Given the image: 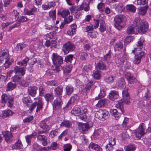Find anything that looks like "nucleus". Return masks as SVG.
Returning <instances> with one entry per match:
<instances>
[{
	"label": "nucleus",
	"mask_w": 151,
	"mask_h": 151,
	"mask_svg": "<svg viewBox=\"0 0 151 151\" xmlns=\"http://www.w3.org/2000/svg\"><path fill=\"white\" fill-rule=\"evenodd\" d=\"M36 101L32 105L30 108L31 111H32L33 109L37 106V108L36 112H38L42 109L43 105L42 98L41 97L36 98L34 99Z\"/></svg>",
	"instance_id": "0eeeda50"
},
{
	"label": "nucleus",
	"mask_w": 151,
	"mask_h": 151,
	"mask_svg": "<svg viewBox=\"0 0 151 151\" xmlns=\"http://www.w3.org/2000/svg\"><path fill=\"white\" fill-rule=\"evenodd\" d=\"M58 144L56 142H53L52 143L51 145L50 146V149L55 150L58 147Z\"/></svg>",
	"instance_id": "0e129e2a"
},
{
	"label": "nucleus",
	"mask_w": 151,
	"mask_h": 151,
	"mask_svg": "<svg viewBox=\"0 0 151 151\" xmlns=\"http://www.w3.org/2000/svg\"><path fill=\"white\" fill-rule=\"evenodd\" d=\"M103 132V130L101 129H98L94 131L93 136L96 138L99 135L101 134Z\"/></svg>",
	"instance_id": "5fc2aeb1"
},
{
	"label": "nucleus",
	"mask_w": 151,
	"mask_h": 151,
	"mask_svg": "<svg viewBox=\"0 0 151 151\" xmlns=\"http://www.w3.org/2000/svg\"><path fill=\"white\" fill-rule=\"evenodd\" d=\"M13 114V112L9 109L3 110L0 114V116L3 119L8 117L12 116Z\"/></svg>",
	"instance_id": "2eb2a0df"
},
{
	"label": "nucleus",
	"mask_w": 151,
	"mask_h": 151,
	"mask_svg": "<svg viewBox=\"0 0 151 151\" xmlns=\"http://www.w3.org/2000/svg\"><path fill=\"white\" fill-rule=\"evenodd\" d=\"M44 97L47 103H48L49 101L52 102L54 99L53 95L52 93L46 94Z\"/></svg>",
	"instance_id": "a19ab883"
},
{
	"label": "nucleus",
	"mask_w": 151,
	"mask_h": 151,
	"mask_svg": "<svg viewBox=\"0 0 151 151\" xmlns=\"http://www.w3.org/2000/svg\"><path fill=\"white\" fill-rule=\"evenodd\" d=\"M71 146L69 144H67L65 145L64 146V151H70L71 149Z\"/></svg>",
	"instance_id": "774afa93"
},
{
	"label": "nucleus",
	"mask_w": 151,
	"mask_h": 151,
	"mask_svg": "<svg viewBox=\"0 0 151 151\" xmlns=\"http://www.w3.org/2000/svg\"><path fill=\"white\" fill-rule=\"evenodd\" d=\"M96 116L99 119H106L109 118V114L107 110L101 109L96 112Z\"/></svg>",
	"instance_id": "9d476101"
},
{
	"label": "nucleus",
	"mask_w": 151,
	"mask_h": 151,
	"mask_svg": "<svg viewBox=\"0 0 151 151\" xmlns=\"http://www.w3.org/2000/svg\"><path fill=\"white\" fill-rule=\"evenodd\" d=\"M9 55L7 50L2 48L0 50V65L2 64L4 60Z\"/></svg>",
	"instance_id": "4468645a"
},
{
	"label": "nucleus",
	"mask_w": 151,
	"mask_h": 151,
	"mask_svg": "<svg viewBox=\"0 0 151 151\" xmlns=\"http://www.w3.org/2000/svg\"><path fill=\"white\" fill-rule=\"evenodd\" d=\"M17 47L18 50L22 51L23 49H25L27 50L28 49V46L23 43H20L17 44Z\"/></svg>",
	"instance_id": "37998d69"
},
{
	"label": "nucleus",
	"mask_w": 151,
	"mask_h": 151,
	"mask_svg": "<svg viewBox=\"0 0 151 151\" xmlns=\"http://www.w3.org/2000/svg\"><path fill=\"white\" fill-rule=\"evenodd\" d=\"M12 80L13 81L15 82H19H19L22 80L21 77H19L18 75H15L12 78Z\"/></svg>",
	"instance_id": "4d7b16f0"
},
{
	"label": "nucleus",
	"mask_w": 151,
	"mask_h": 151,
	"mask_svg": "<svg viewBox=\"0 0 151 151\" xmlns=\"http://www.w3.org/2000/svg\"><path fill=\"white\" fill-rule=\"evenodd\" d=\"M123 47V44L121 42L119 41L115 45L114 48L115 50H119L121 49Z\"/></svg>",
	"instance_id": "6e6d98bb"
},
{
	"label": "nucleus",
	"mask_w": 151,
	"mask_h": 151,
	"mask_svg": "<svg viewBox=\"0 0 151 151\" xmlns=\"http://www.w3.org/2000/svg\"><path fill=\"white\" fill-rule=\"evenodd\" d=\"M147 133V127L144 123H140L138 128L133 131L134 136L137 138L140 139Z\"/></svg>",
	"instance_id": "423d86ee"
},
{
	"label": "nucleus",
	"mask_w": 151,
	"mask_h": 151,
	"mask_svg": "<svg viewBox=\"0 0 151 151\" xmlns=\"http://www.w3.org/2000/svg\"><path fill=\"white\" fill-rule=\"evenodd\" d=\"M83 7L84 6L83 5H81L80 6H77L76 7L75 16L76 18H79L81 14L80 11L82 10L83 9Z\"/></svg>",
	"instance_id": "cd10ccee"
},
{
	"label": "nucleus",
	"mask_w": 151,
	"mask_h": 151,
	"mask_svg": "<svg viewBox=\"0 0 151 151\" xmlns=\"http://www.w3.org/2000/svg\"><path fill=\"white\" fill-rule=\"evenodd\" d=\"M133 26H129L127 29V32L129 34H133L137 32L143 34L147 32L148 29L147 23L144 19L141 20L140 18H136L134 20Z\"/></svg>",
	"instance_id": "f03ea898"
},
{
	"label": "nucleus",
	"mask_w": 151,
	"mask_h": 151,
	"mask_svg": "<svg viewBox=\"0 0 151 151\" xmlns=\"http://www.w3.org/2000/svg\"><path fill=\"white\" fill-rule=\"evenodd\" d=\"M78 101V97L76 95L72 96L70 99L68 104H74L76 103Z\"/></svg>",
	"instance_id": "a18cd8bd"
},
{
	"label": "nucleus",
	"mask_w": 151,
	"mask_h": 151,
	"mask_svg": "<svg viewBox=\"0 0 151 151\" xmlns=\"http://www.w3.org/2000/svg\"><path fill=\"white\" fill-rule=\"evenodd\" d=\"M40 95L41 96H43L45 93V88L42 86H40L39 88Z\"/></svg>",
	"instance_id": "338daca9"
},
{
	"label": "nucleus",
	"mask_w": 151,
	"mask_h": 151,
	"mask_svg": "<svg viewBox=\"0 0 151 151\" xmlns=\"http://www.w3.org/2000/svg\"><path fill=\"white\" fill-rule=\"evenodd\" d=\"M125 77L129 83L131 84H133L136 81L135 77L129 73H127L125 74Z\"/></svg>",
	"instance_id": "a211bd4d"
},
{
	"label": "nucleus",
	"mask_w": 151,
	"mask_h": 151,
	"mask_svg": "<svg viewBox=\"0 0 151 151\" xmlns=\"http://www.w3.org/2000/svg\"><path fill=\"white\" fill-rule=\"evenodd\" d=\"M75 48L74 45L71 42L68 41L65 43L63 46V50L65 54L70 51H73Z\"/></svg>",
	"instance_id": "9b49d317"
},
{
	"label": "nucleus",
	"mask_w": 151,
	"mask_h": 151,
	"mask_svg": "<svg viewBox=\"0 0 151 151\" xmlns=\"http://www.w3.org/2000/svg\"><path fill=\"white\" fill-rule=\"evenodd\" d=\"M114 26L119 30L121 29L126 24V19L123 15L119 14L114 18Z\"/></svg>",
	"instance_id": "39448f33"
},
{
	"label": "nucleus",
	"mask_w": 151,
	"mask_h": 151,
	"mask_svg": "<svg viewBox=\"0 0 151 151\" xmlns=\"http://www.w3.org/2000/svg\"><path fill=\"white\" fill-rule=\"evenodd\" d=\"M125 84L124 80V78H122L119 82V85L121 88H124L122 92L123 99L124 100V101H123L126 102L125 100L129 99V97L128 92V88L127 86H125ZM122 101H123L120 100L117 102L115 105L116 107L121 112V113L119 112L116 109H111L110 110L111 114L114 116L116 120H118L121 116L122 114L124 112Z\"/></svg>",
	"instance_id": "f257e3e1"
},
{
	"label": "nucleus",
	"mask_w": 151,
	"mask_h": 151,
	"mask_svg": "<svg viewBox=\"0 0 151 151\" xmlns=\"http://www.w3.org/2000/svg\"><path fill=\"white\" fill-rule=\"evenodd\" d=\"M100 26L99 29L100 32H102L105 31L106 29V24L103 20H100Z\"/></svg>",
	"instance_id": "58836bf2"
},
{
	"label": "nucleus",
	"mask_w": 151,
	"mask_h": 151,
	"mask_svg": "<svg viewBox=\"0 0 151 151\" xmlns=\"http://www.w3.org/2000/svg\"><path fill=\"white\" fill-rule=\"evenodd\" d=\"M93 125V123L91 121L84 124L82 123H79L78 124V128L81 132L83 134L86 133L88 130Z\"/></svg>",
	"instance_id": "1a4fd4ad"
},
{
	"label": "nucleus",
	"mask_w": 151,
	"mask_h": 151,
	"mask_svg": "<svg viewBox=\"0 0 151 151\" xmlns=\"http://www.w3.org/2000/svg\"><path fill=\"white\" fill-rule=\"evenodd\" d=\"M71 122L69 121H64L60 124L61 126L70 128L71 127Z\"/></svg>",
	"instance_id": "49530a36"
},
{
	"label": "nucleus",
	"mask_w": 151,
	"mask_h": 151,
	"mask_svg": "<svg viewBox=\"0 0 151 151\" xmlns=\"http://www.w3.org/2000/svg\"><path fill=\"white\" fill-rule=\"evenodd\" d=\"M65 89L67 95H70L73 92V87L70 85H68L66 86Z\"/></svg>",
	"instance_id": "c03bdc74"
},
{
	"label": "nucleus",
	"mask_w": 151,
	"mask_h": 151,
	"mask_svg": "<svg viewBox=\"0 0 151 151\" xmlns=\"http://www.w3.org/2000/svg\"><path fill=\"white\" fill-rule=\"evenodd\" d=\"M101 76L100 71L98 70L94 71L92 74V76L95 79H99Z\"/></svg>",
	"instance_id": "4c0bfd02"
},
{
	"label": "nucleus",
	"mask_w": 151,
	"mask_h": 151,
	"mask_svg": "<svg viewBox=\"0 0 151 151\" xmlns=\"http://www.w3.org/2000/svg\"><path fill=\"white\" fill-rule=\"evenodd\" d=\"M22 100L23 103L26 106L28 107L30 106V104L31 103V101L29 97H24L22 99Z\"/></svg>",
	"instance_id": "7c9ffc66"
},
{
	"label": "nucleus",
	"mask_w": 151,
	"mask_h": 151,
	"mask_svg": "<svg viewBox=\"0 0 151 151\" xmlns=\"http://www.w3.org/2000/svg\"><path fill=\"white\" fill-rule=\"evenodd\" d=\"M29 61L28 58L27 57L24 59L22 61H18L17 63V64L20 66H23L26 67L27 64L28 62Z\"/></svg>",
	"instance_id": "2f4dec72"
},
{
	"label": "nucleus",
	"mask_w": 151,
	"mask_h": 151,
	"mask_svg": "<svg viewBox=\"0 0 151 151\" xmlns=\"http://www.w3.org/2000/svg\"><path fill=\"white\" fill-rule=\"evenodd\" d=\"M70 28L67 31V34L70 36H72L75 34L77 26L75 24H71L70 26Z\"/></svg>",
	"instance_id": "6ab92c4d"
},
{
	"label": "nucleus",
	"mask_w": 151,
	"mask_h": 151,
	"mask_svg": "<svg viewBox=\"0 0 151 151\" xmlns=\"http://www.w3.org/2000/svg\"><path fill=\"white\" fill-rule=\"evenodd\" d=\"M96 68L97 69L104 70L106 69V66L102 61H100L96 64Z\"/></svg>",
	"instance_id": "72a5a7b5"
},
{
	"label": "nucleus",
	"mask_w": 151,
	"mask_h": 151,
	"mask_svg": "<svg viewBox=\"0 0 151 151\" xmlns=\"http://www.w3.org/2000/svg\"><path fill=\"white\" fill-rule=\"evenodd\" d=\"M109 103V101L107 99H102L99 101L96 105L98 107H101L103 106H106Z\"/></svg>",
	"instance_id": "4be33fe9"
},
{
	"label": "nucleus",
	"mask_w": 151,
	"mask_h": 151,
	"mask_svg": "<svg viewBox=\"0 0 151 151\" xmlns=\"http://www.w3.org/2000/svg\"><path fill=\"white\" fill-rule=\"evenodd\" d=\"M62 104L63 101L59 97L57 98L54 100L52 104L53 110L59 109L61 108Z\"/></svg>",
	"instance_id": "ddd939ff"
},
{
	"label": "nucleus",
	"mask_w": 151,
	"mask_h": 151,
	"mask_svg": "<svg viewBox=\"0 0 151 151\" xmlns=\"http://www.w3.org/2000/svg\"><path fill=\"white\" fill-rule=\"evenodd\" d=\"M81 113V110L80 108L78 107H75L73 108L71 111V113L73 115L78 116Z\"/></svg>",
	"instance_id": "473e14b6"
},
{
	"label": "nucleus",
	"mask_w": 151,
	"mask_h": 151,
	"mask_svg": "<svg viewBox=\"0 0 151 151\" xmlns=\"http://www.w3.org/2000/svg\"><path fill=\"white\" fill-rule=\"evenodd\" d=\"M63 91V88L57 87L54 90V92L55 96H59L62 95Z\"/></svg>",
	"instance_id": "c9c22d12"
},
{
	"label": "nucleus",
	"mask_w": 151,
	"mask_h": 151,
	"mask_svg": "<svg viewBox=\"0 0 151 151\" xmlns=\"http://www.w3.org/2000/svg\"><path fill=\"white\" fill-rule=\"evenodd\" d=\"M53 65L51 67L52 69L55 71L57 72H59L62 68L61 65L63 63V58L59 55L57 53H53L52 56Z\"/></svg>",
	"instance_id": "20e7f679"
},
{
	"label": "nucleus",
	"mask_w": 151,
	"mask_h": 151,
	"mask_svg": "<svg viewBox=\"0 0 151 151\" xmlns=\"http://www.w3.org/2000/svg\"><path fill=\"white\" fill-rule=\"evenodd\" d=\"M40 126L43 130H39L38 132V134L43 133L48 130V127L46 124L45 120L42 121L40 122Z\"/></svg>",
	"instance_id": "dca6fc26"
},
{
	"label": "nucleus",
	"mask_w": 151,
	"mask_h": 151,
	"mask_svg": "<svg viewBox=\"0 0 151 151\" xmlns=\"http://www.w3.org/2000/svg\"><path fill=\"white\" fill-rule=\"evenodd\" d=\"M3 134L5 137V140L7 142L12 140V134L8 131L3 132Z\"/></svg>",
	"instance_id": "aec40b11"
},
{
	"label": "nucleus",
	"mask_w": 151,
	"mask_h": 151,
	"mask_svg": "<svg viewBox=\"0 0 151 151\" xmlns=\"http://www.w3.org/2000/svg\"><path fill=\"white\" fill-rule=\"evenodd\" d=\"M105 95V93L104 90L102 89H101L100 91V93L99 94L98 96L95 98V100H98L104 97Z\"/></svg>",
	"instance_id": "3c124183"
},
{
	"label": "nucleus",
	"mask_w": 151,
	"mask_h": 151,
	"mask_svg": "<svg viewBox=\"0 0 151 151\" xmlns=\"http://www.w3.org/2000/svg\"><path fill=\"white\" fill-rule=\"evenodd\" d=\"M73 17L72 16H70L68 18L65 19L63 22L61 24L60 26V27L62 28L66 24H68L71 22L73 20Z\"/></svg>",
	"instance_id": "c85d7f7f"
},
{
	"label": "nucleus",
	"mask_w": 151,
	"mask_h": 151,
	"mask_svg": "<svg viewBox=\"0 0 151 151\" xmlns=\"http://www.w3.org/2000/svg\"><path fill=\"white\" fill-rule=\"evenodd\" d=\"M148 3V0H137V4L138 5H143Z\"/></svg>",
	"instance_id": "052dcab7"
},
{
	"label": "nucleus",
	"mask_w": 151,
	"mask_h": 151,
	"mask_svg": "<svg viewBox=\"0 0 151 151\" xmlns=\"http://www.w3.org/2000/svg\"><path fill=\"white\" fill-rule=\"evenodd\" d=\"M94 82L93 81H88V82L86 84L85 88L86 90H90L93 87H94Z\"/></svg>",
	"instance_id": "ea45409f"
},
{
	"label": "nucleus",
	"mask_w": 151,
	"mask_h": 151,
	"mask_svg": "<svg viewBox=\"0 0 151 151\" xmlns=\"http://www.w3.org/2000/svg\"><path fill=\"white\" fill-rule=\"evenodd\" d=\"M136 148L134 145L129 144L124 147V149L126 151H133L135 150Z\"/></svg>",
	"instance_id": "de8ad7c7"
},
{
	"label": "nucleus",
	"mask_w": 151,
	"mask_h": 151,
	"mask_svg": "<svg viewBox=\"0 0 151 151\" xmlns=\"http://www.w3.org/2000/svg\"><path fill=\"white\" fill-rule=\"evenodd\" d=\"M37 88L36 86L29 87L28 88V93L32 96H34L36 94Z\"/></svg>",
	"instance_id": "5701e85b"
},
{
	"label": "nucleus",
	"mask_w": 151,
	"mask_h": 151,
	"mask_svg": "<svg viewBox=\"0 0 151 151\" xmlns=\"http://www.w3.org/2000/svg\"><path fill=\"white\" fill-rule=\"evenodd\" d=\"M88 148L89 149H91L95 151H102V148L97 144L91 142L89 145Z\"/></svg>",
	"instance_id": "412c9836"
},
{
	"label": "nucleus",
	"mask_w": 151,
	"mask_h": 151,
	"mask_svg": "<svg viewBox=\"0 0 151 151\" xmlns=\"http://www.w3.org/2000/svg\"><path fill=\"white\" fill-rule=\"evenodd\" d=\"M73 55H69L65 57V61L67 63H71L73 60Z\"/></svg>",
	"instance_id": "864d4df0"
},
{
	"label": "nucleus",
	"mask_w": 151,
	"mask_h": 151,
	"mask_svg": "<svg viewBox=\"0 0 151 151\" xmlns=\"http://www.w3.org/2000/svg\"><path fill=\"white\" fill-rule=\"evenodd\" d=\"M78 116V118L81 120L86 121L88 120L87 115L86 113L81 114L80 115H79Z\"/></svg>",
	"instance_id": "680f3d73"
},
{
	"label": "nucleus",
	"mask_w": 151,
	"mask_h": 151,
	"mask_svg": "<svg viewBox=\"0 0 151 151\" xmlns=\"http://www.w3.org/2000/svg\"><path fill=\"white\" fill-rule=\"evenodd\" d=\"M39 9L35 7L31 8L29 10L26 8H24L23 11L24 14L28 15H35L39 11Z\"/></svg>",
	"instance_id": "f8f14e48"
},
{
	"label": "nucleus",
	"mask_w": 151,
	"mask_h": 151,
	"mask_svg": "<svg viewBox=\"0 0 151 151\" xmlns=\"http://www.w3.org/2000/svg\"><path fill=\"white\" fill-rule=\"evenodd\" d=\"M93 27L92 26H87L86 27L83 28V30L85 32H88L89 31L93 30Z\"/></svg>",
	"instance_id": "e2e57ef3"
},
{
	"label": "nucleus",
	"mask_w": 151,
	"mask_h": 151,
	"mask_svg": "<svg viewBox=\"0 0 151 151\" xmlns=\"http://www.w3.org/2000/svg\"><path fill=\"white\" fill-rule=\"evenodd\" d=\"M58 14L61 15L62 17L65 18L70 14V12L68 9H64L59 11Z\"/></svg>",
	"instance_id": "b1692460"
},
{
	"label": "nucleus",
	"mask_w": 151,
	"mask_h": 151,
	"mask_svg": "<svg viewBox=\"0 0 151 151\" xmlns=\"http://www.w3.org/2000/svg\"><path fill=\"white\" fill-rule=\"evenodd\" d=\"M1 103H6L7 106L10 107L12 106L13 103L14 98L6 94H3L1 96Z\"/></svg>",
	"instance_id": "6e6552de"
},
{
	"label": "nucleus",
	"mask_w": 151,
	"mask_h": 151,
	"mask_svg": "<svg viewBox=\"0 0 151 151\" xmlns=\"http://www.w3.org/2000/svg\"><path fill=\"white\" fill-rule=\"evenodd\" d=\"M72 66L71 65H69L65 67L62 68L63 72L64 73H69L70 72L71 70L72 69Z\"/></svg>",
	"instance_id": "8fccbe9b"
},
{
	"label": "nucleus",
	"mask_w": 151,
	"mask_h": 151,
	"mask_svg": "<svg viewBox=\"0 0 151 151\" xmlns=\"http://www.w3.org/2000/svg\"><path fill=\"white\" fill-rule=\"evenodd\" d=\"M5 59H6L4 65L6 68H8L12 64L14 61V60L12 58L9 57V56Z\"/></svg>",
	"instance_id": "a878e982"
},
{
	"label": "nucleus",
	"mask_w": 151,
	"mask_h": 151,
	"mask_svg": "<svg viewBox=\"0 0 151 151\" xmlns=\"http://www.w3.org/2000/svg\"><path fill=\"white\" fill-rule=\"evenodd\" d=\"M97 8L99 11L101 12H103L104 11L105 9V4L102 2L99 3L97 6Z\"/></svg>",
	"instance_id": "79ce46f5"
},
{
	"label": "nucleus",
	"mask_w": 151,
	"mask_h": 151,
	"mask_svg": "<svg viewBox=\"0 0 151 151\" xmlns=\"http://www.w3.org/2000/svg\"><path fill=\"white\" fill-rule=\"evenodd\" d=\"M127 9L129 11L132 12H135L136 10V8L133 5H127L126 6Z\"/></svg>",
	"instance_id": "09e8293b"
},
{
	"label": "nucleus",
	"mask_w": 151,
	"mask_h": 151,
	"mask_svg": "<svg viewBox=\"0 0 151 151\" xmlns=\"http://www.w3.org/2000/svg\"><path fill=\"white\" fill-rule=\"evenodd\" d=\"M23 146L21 141L19 139L12 146L13 149H19L22 148Z\"/></svg>",
	"instance_id": "bb28decb"
},
{
	"label": "nucleus",
	"mask_w": 151,
	"mask_h": 151,
	"mask_svg": "<svg viewBox=\"0 0 151 151\" xmlns=\"http://www.w3.org/2000/svg\"><path fill=\"white\" fill-rule=\"evenodd\" d=\"M119 94L117 91H111L109 94V97L110 100L114 101L118 97Z\"/></svg>",
	"instance_id": "393cba45"
},
{
	"label": "nucleus",
	"mask_w": 151,
	"mask_h": 151,
	"mask_svg": "<svg viewBox=\"0 0 151 151\" xmlns=\"http://www.w3.org/2000/svg\"><path fill=\"white\" fill-rule=\"evenodd\" d=\"M29 19L27 17L25 16H22L20 17L18 21L19 23L24 22H27L28 21Z\"/></svg>",
	"instance_id": "bf43d9fd"
},
{
	"label": "nucleus",
	"mask_w": 151,
	"mask_h": 151,
	"mask_svg": "<svg viewBox=\"0 0 151 151\" xmlns=\"http://www.w3.org/2000/svg\"><path fill=\"white\" fill-rule=\"evenodd\" d=\"M145 44L144 38L141 37L138 40L137 43L133 46L134 50L132 52L135 55L134 63L135 64H138L141 61V59L145 57V53L141 50L144 48Z\"/></svg>",
	"instance_id": "7ed1b4c3"
},
{
	"label": "nucleus",
	"mask_w": 151,
	"mask_h": 151,
	"mask_svg": "<svg viewBox=\"0 0 151 151\" xmlns=\"http://www.w3.org/2000/svg\"><path fill=\"white\" fill-rule=\"evenodd\" d=\"M26 67H20L18 66H16L14 68V71L15 73L19 74L22 76H23L25 73Z\"/></svg>",
	"instance_id": "f3484780"
},
{
	"label": "nucleus",
	"mask_w": 151,
	"mask_h": 151,
	"mask_svg": "<svg viewBox=\"0 0 151 151\" xmlns=\"http://www.w3.org/2000/svg\"><path fill=\"white\" fill-rule=\"evenodd\" d=\"M151 97V93L149 91H147L145 92V95L144 96L145 99L146 100H148Z\"/></svg>",
	"instance_id": "69168bd1"
},
{
	"label": "nucleus",
	"mask_w": 151,
	"mask_h": 151,
	"mask_svg": "<svg viewBox=\"0 0 151 151\" xmlns=\"http://www.w3.org/2000/svg\"><path fill=\"white\" fill-rule=\"evenodd\" d=\"M91 68L92 66L91 65L87 64L84 66L82 71L85 74H86L88 72L91 70Z\"/></svg>",
	"instance_id": "e433bc0d"
},
{
	"label": "nucleus",
	"mask_w": 151,
	"mask_h": 151,
	"mask_svg": "<svg viewBox=\"0 0 151 151\" xmlns=\"http://www.w3.org/2000/svg\"><path fill=\"white\" fill-rule=\"evenodd\" d=\"M37 134L36 132H33L31 134L28 135L25 137L26 142L28 144L30 143L32 138L34 137Z\"/></svg>",
	"instance_id": "f704fd0d"
},
{
	"label": "nucleus",
	"mask_w": 151,
	"mask_h": 151,
	"mask_svg": "<svg viewBox=\"0 0 151 151\" xmlns=\"http://www.w3.org/2000/svg\"><path fill=\"white\" fill-rule=\"evenodd\" d=\"M16 86V84L11 82L9 83L7 85L6 91H8L9 90L13 89Z\"/></svg>",
	"instance_id": "603ef678"
},
{
	"label": "nucleus",
	"mask_w": 151,
	"mask_h": 151,
	"mask_svg": "<svg viewBox=\"0 0 151 151\" xmlns=\"http://www.w3.org/2000/svg\"><path fill=\"white\" fill-rule=\"evenodd\" d=\"M124 7L123 4L122 3H120L117 5L116 7V10L118 11L119 13H121L124 9Z\"/></svg>",
	"instance_id": "13d9d810"
},
{
	"label": "nucleus",
	"mask_w": 151,
	"mask_h": 151,
	"mask_svg": "<svg viewBox=\"0 0 151 151\" xmlns=\"http://www.w3.org/2000/svg\"><path fill=\"white\" fill-rule=\"evenodd\" d=\"M148 6H147L143 7H141L138 9L139 14L142 15H144L146 13Z\"/></svg>",
	"instance_id": "c756f323"
}]
</instances>
